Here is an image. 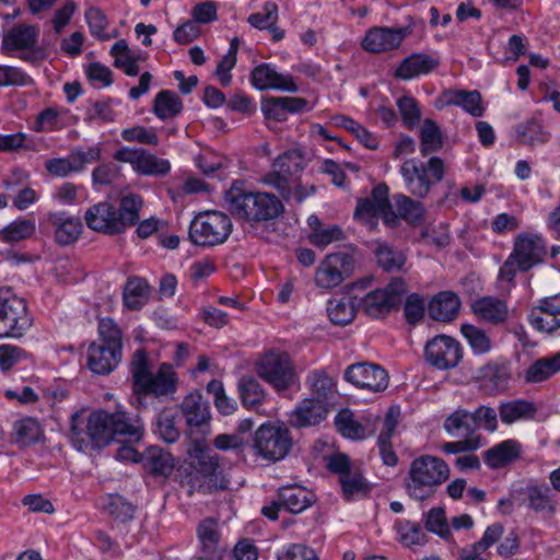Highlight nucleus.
I'll return each instance as SVG.
<instances>
[{"instance_id":"1","label":"nucleus","mask_w":560,"mask_h":560,"mask_svg":"<svg viewBox=\"0 0 560 560\" xmlns=\"http://www.w3.org/2000/svg\"><path fill=\"white\" fill-rule=\"evenodd\" d=\"M224 199L231 214L253 229L275 225V220L284 212L282 201L271 192L246 191L235 184L225 191Z\"/></svg>"},{"instance_id":"2","label":"nucleus","mask_w":560,"mask_h":560,"mask_svg":"<svg viewBox=\"0 0 560 560\" xmlns=\"http://www.w3.org/2000/svg\"><path fill=\"white\" fill-rule=\"evenodd\" d=\"M130 373L136 395L154 397L160 401L174 399L179 378L172 364L162 363L156 372H152L148 352L141 348L132 354Z\"/></svg>"},{"instance_id":"3","label":"nucleus","mask_w":560,"mask_h":560,"mask_svg":"<svg viewBox=\"0 0 560 560\" xmlns=\"http://www.w3.org/2000/svg\"><path fill=\"white\" fill-rule=\"evenodd\" d=\"M450 472L447 463L441 457L428 454L418 456L410 463L405 478L406 492L411 499L428 500L450 478Z\"/></svg>"},{"instance_id":"4","label":"nucleus","mask_w":560,"mask_h":560,"mask_svg":"<svg viewBox=\"0 0 560 560\" xmlns=\"http://www.w3.org/2000/svg\"><path fill=\"white\" fill-rule=\"evenodd\" d=\"M188 453L191 459V467L196 471V476H188L189 495L197 490L211 492L229 488L230 481L223 472L218 454L209 448H203L202 443L197 439L194 441L192 447L189 448Z\"/></svg>"},{"instance_id":"5","label":"nucleus","mask_w":560,"mask_h":560,"mask_svg":"<svg viewBox=\"0 0 560 560\" xmlns=\"http://www.w3.org/2000/svg\"><path fill=\"white\" fill-rule=\"evenodd\" d=\"M84 413L82 408L71 416L69 439L77 451L98 456L105 447V411L94 410L88 417Z\"/></svg>"},{"instance_id":"6","label":"nucleus","mask_w":560,"mask_h":560,"mask_svg":"<svg viewBox=\"0 0 560 560\" xmlns=\"http://www.w3.org/2000/svg\"><path fill=\"white\" fill-rule=\"evenodd\" d=\"M445 171L444 161L439 156L430 158L427 163L409 159L399 170L407 192L419 199L428 197L431 188L443 180Z\"/></svg>"},{"instance_id":"7","label":"nucleus","mask_w":560,"mask_h":560,"mask_svg":"<svg viewBox=\"0 0 560 560\" xmlns=\"http://www.w3.org/2000/svg\"><path fill=\"white\" fill-rule=\"evenodd\" d=\"M292 446L293 439L284 423L266 422L254 434L255 454L269 463H277L285 458Z\"/></svg>"},{"instance_id":"8","label":"nucleus","mask_w":560,"mask_h":560,"mask_svg":"<svg viewBox=\"0 0 560 560\" xmlns=\"http://www.w3.org/2000/svg\"><path fill=\"white\" fill-rule=\"evenodd\" d=\"M32 325L25 300L10 289H0V338H22Z\"/></svg>"},{"instance_id":"9","label":"nucleus","mask_w":560,"mask_h":560,"mask_svg":"<svg viewBox=\"0 0 560 560\" xmlns=\"http://www.w3.org/2000/svg\"><path fill=\"white\" fill-rule=\"evenodd\" d=\"M230 217L219 211L199 213L189 226L190 241L199 246H215L224 243L232 232Z\"/></svg>"},{"instance_id":"10","label":"nucleus","mask_w":560,"mask_h":560,"mask_svg":"<svg viewBox=\"0 0 560 560\" xmlns=\"http://www.w3.org/2000/svg\"><path fill=\"white\" fill-rule=\"evenodd\" d=\"M256 372L278 392L288 389L296 380L290 357L283 352L265 353L256 365Z\"/></svg>"},{"instance_id":"11","label":"nucleus","mask_w":560,"mask_h":560,"mask_svg":"<svg viewBox=\"0 0 560 560\" xmlns=\"http://www.w3.org/2000/svg\"><path fill=\"white\" fill-rule=\"evenodd\" d=\"M407 293L402 278H394L384 288L368 293L361 301L363 312L372 318H381L397 307Z\"/></svg>"},{"instance_id":"12","label":"nucleus","mask_w":560,"mask_h":560,"mask_svg":"<svg viewBox=\"0 0 560 560\" xmlns=\"http://www.w3.org/2000/svg\"><path fill=\"white\" fill-rule=\"evenodd\" d=\"M353 267V257L347 253L327 255L316 269L315 283L323 289L336 288L352 275Z\"/></svg>"},{"instance_id":"13","label":"nucleus","mask_w":560,"mask_h":560,"mask_svg":"<svg viewBox=\"0 0 560 560\" xmlns=\"http://www.w3.org/2000/svg\"><path fill=\"white\" fill-rule=\"evenodd\" d=\"M304 168V159L299 150H288L273 162V171L264 182L275 187L281 196L290 195V178Z\"/></svg>"},{"instance_id":"14","label":"nucleus","mask_w":560,"mask_h":560,"mask_svg":"<svg viewBox=\"0 0 560 560\" xmlns=\"http://www.w3.org/2000/svg\"><path fill=\"white\" fill-rule=\"evenodd\" d=\"M143 436V427L138 418L131 417L119 407L107 412V445L116 442L138 443Z\"/></svg>"},{"instance_id":"15","label":"nucleus","mask_w":560,"mask_h":560,"mask_svg":"<svg viewBox=\"0 0 560 560\" xmlns=\"http://www.w3.org/2000/svg\"><path fill=\"white\" fill-rule=\"evenodd\" d=\"M424 353L427 361L440 370L457 366L463 357L459 343L454 338L445 335L429 340Z\"/></svg>"},{"instance_id":"16","label":"nucleus","mask_w":560,"mask_h":560,"mask_svg":"<svg viewBox=\"0 0 560 560\" xmlns=\"http://www.w3.org/2000/svg\"><path fill=\"white\" fill-rule=\"evenodd\" d=\"M142 206L141 196L130 192L121 197L118 210L107 207V234H120L135 225Z\"/></svg>"},{"instance_id":"17","label":"nucleus","mask_w":560,"mask_h":560,"mask_svg":"<svg viewBox=\"0 0 560 560\" xmlns=\"http://www.w3.org/2000/svg\"><path fill=\"white\" fill-rule=\"evenodd\" d=\"M345 378L360 388L383 392L388 386V374L377 364L355 363L347 368Z\"/></svg>"},{"instance_id":"18","label":"nucleus","mask_w":560,"mask_h":560,"mask_svg":"<svg viewBox=\"0 0 560 560\" xmlns=\"http://www.w3.org/2000/svg\"><path fill=\"white\" fill-rule=\"evenodd\" d=\"M410 33V27H372L362 39V48L373 54L388 51L399 47Z\"/></svg>"},{"instance_id":"19","label":"nucleus","mask_w":560,"mask_h":560,"mask_svg":"<svg viewBox=\"0 0 560 560\" xmlns=\"http://www.w3.org/2000/svg\"><path fill=\"white\" fill-rule=\"evenodd\" d=\"M200 542V555L195 560H224L226 548L221 544V533L218 521L208 517L197 526Z\"/></svg>"},{"instance_id":"20","label":"nucleus","mask_w":560,"mask_h":560,"mask_svg":"<svg viewBox=\"0 0 560 560\" xmlns=\"http://www.w3.org/2000/svg\"><path fill=\"white\" fill-rule=\"evenodd\" d=\"M179 408L190 436L195 430L203 432L205 428L209 425L211 419L210 407L199 392H192L185 396Z\"/></svg>"},{"instance_id":"21","label":"nucleus","mask_w":560,"mask_h":560,"mask_svg":"<svg viewBox=\"0 0 560 560\" xmlns=\"http://www.w3.org/2000/svg\"><path fill=\"white\" fill-rule=\"evenodd\" d=\"M332 408L316 398L302 399L289 416V423L296 429L316 427L326 420Z\"/></svg>"},{"instance_id":"22","label":"nucleus","mask_w":560,"mask_h":560,"mask_svg":"<svg viewBox=\"0 0 560 560\" xmlns=\"http://www.w3.org/2000/svg\"><path fill=\"white\" fill-rule=\"evenodd\" d=\"M532 326L542 332L553 334L560 329V294L545 298L532 308Z\"/></svg>"},{"instance_id":"23","label":"nucleus","mask_w":560,"mask_h":560,"mask_svg":"<svg viewBox=\"0 0 560 560\" xmlns=\"http://www.w3.org/2000/svg\"><path fill=\"white\" fill-rule=\"evenodd\" d=\"M546 253L542 238L537 235L520 234L514 241L512 256L521 271H527L540 262Z\"/></svg>"},{"instance_id":"24","label":"nucleus","mask_w":560,"mask_h":560,"mask_svg":"<svg viewBox=\"0 0 560 560\" xmlns=\"http://www.w3.org/2000/svg\"><path fill=\"white\" fill-rule=\"evenodd\" d=\"M252 84L260 90L276 89L288 92H296L298 86L289 74L278 73L267 63L255 67L250 73Z\"/></svg>"},{"instance_id":"25","label":"nucleus","mask_w":560,"mask_h":560,"mask_svg":"<svg viewBox=\"0 0 560 560\" xmlns=\"http://www.w3.org/2000/svg\"><path fill=\"white\" fill-rule=\"evenodd\" d=\"M474 314L481 320L491 325L503 324L509 316V307L505 301L494 296H483L471 304Z\"/></svg>"},{"instance_id":"26","label":"nucleus","mask_w":560,"mask_h":560,"mask_svg":"<svg viewBox=\"0 0 560 560\" xmlns=\"http://www.w3.org/2000/svg\"><path fill=\"white\" fill-rule=\"evenodd\" d=\"M38 35V27L24 23L18 24L3 35L2 50L11 52L14 50L32 48L36 45Z\"/></svg>"},{"instance_id":"27","label":"nucleus","mask_w":560,"mask_h":560,"mask_svg":"<svg viewBox=\"0 0 560 560\" xmlns=\"http://www.w3.org/2000/svg\"><path fill=\"white\" fill-rule=\"evenodd\" d=\"M44 440V430L39 421L33 417H24L13 423L10 433L11 443L19 447H28Z\"/></svg>"},{"instance_id":"28","label":"nucleus","mask_w":560,"mask_h":560,"mask_svg":"<svg viewBox=\"0 0 560 560\" xmlns=\"http://www.w3.org/2000/svg\"><path fill=\"white\" fill-rule=\"evenodd\" d=\"M278 498L283 508L293 514L305 511L315 502L314 493L299 485H288L279 488Z\"/></svg>"},{"instance_id":"29","label":"nucleus","mask_w":560,"mask_h":560,"mask_svg":"<svg viewBox=\"0 0 560 560\" xmlns=\"http://www.w3.org/2000/svg\"><path fill=\"white\" fill-rule=\"evenodd\" d=\"M441 101L446 106L462 107L472 117H481L485 112L481 105V94L477 90H445L441 95Z\"/></svg>"},{"instance_id":"30","label":"nucleus","mask_w":560,"mask_h":560,"mask_svg":"<svg viewBox=\"0 0 560 560\" xmlns=\"http://www.w3.org/2000/svg\"><path fill=\"white\" fill-rule=\"evenodd\" d=\"M143 469L153 476H168L174 469V458L160 446H149L141 454Z\"/></svg>"},{"instance_id":"31","label":"nucleus","mask_w":560,"mask_h":560,"mask_svg":"<svg viewBox=\"0 0 560 560\" xmlns=\"http://www.w3.org/2000/svg\"><path fill=\"white\" fill-rule=\"evenodd\" d=\"M307 384L311 388L310 398L328 402L330 408H335L334 399L337 394V383L331 375L325 370H315L308 375Z\"/></svg>"},{"instance_id":"32","label":"nucleus","mask_w":560,"mask_h":560,"mask_svg":"<svg viewBox=\"0 0 560 560\" xmlns=\"http://www.w3.org/2000/svg\"><path fill=\"white\" fill-rule=\"evenodd\" d=\"M151 287L147 279L128 277L122 292L124 304L128 310L140 311L150 300Z\"/></svg>"},{"instance_id":"33","label":"nucleus","mask_w":560,"mask_h":560,"mask_svg":"<svg viewBox=\"0 0 560 560\" xmlns=\"http://www.w3.org/2000/svg\"><path fill=\"white\" fill-rule=\"evenodd\" d=\"M459 307V298L453 292L444 291L430 301L428 313L432 319L447 323L456 317Z\"/></svg>"},{"instance_id":"34","label":"nucleus","mask_w":560,"mask_h":560,"mask_svg":"<svg viewBox=\"0 0 560 560\" xmlns=\"http://www.w3.org/2000/svg\"><path fill=\"white\" fill-rule=\"evenodd\" d=\"M504 528L500 523H494L487 527L480 540L471 545L469 548L459 551L460 560H487L481 556L488 551L493 545L499 542L503 536Z\"/></svg>"},{"instance_id":"35","label":"nucleus","mask_w":560,"mask_h":560,"mask_svg":"<svg viewBox=\"0 0 560 560\" xmlns=\"http://www.w3.org/2000/svg\"><path fill=\"white\" fill-rule=\"evenodd\" d=\"M521 445L514 440H506L483 453L486 464L493 469L502 468L520 457Z\"/></svg>"},{"instance_id":"36","label":"nucleus","mask_w":560,"mask_h":560,"mask_svg":"<svg viewBox=\"0 0 560 560\" xmlns=\"http://www.w3.org/2000/svg\"><path fill=\"white\" fill-rule=\"evenodd\" d=\"M439 66V61L425 54H413L404 59L396 70V77L409 80L420 74H427Z\"/></svg>"},{"instance_id":"37","label":"nucleus","mask_w":560,"mask_h":560,"mask_svg":"<svg viewBox=\"0 0 560 560\" xmlns=\"http://www.w3.org/2000/svg\"><path fill=\"white\" fill-rule=\"evenodd\" d=\"M394 206L400 218L411 225H420L425 215L423 203L405 194H396L393 197Z\"/></svg>"},{"instance_id":"38","label":"nucleus","mask_w":560,"mask_h":560,"mask_svg":"<svg viewBox=\"0 0 560 560\" xmlns=\"http://www.w3.org/2000/svg\"><path fill=\"white\" fill-rule=\"evenodd\" d=\"M444 429L453 436H479L476 434L475 420L471 412L465 409H457L444 421Z\"/></svg>"},{"instance_id":"39","label":"nucleus","mask_w":560,"mask_h":560,"mask_svg":"<svg viewBox=\"0 0 560 560\" xmlns=\"http://www.w3.org/2000/svg\"><path fill=\"white\" fill-rule=\"evenodd\" d=\"M326 311L334 325L346 326L354 319L357 306L352 298L342 296L340 299L329 300Z\"/></svg>"},{"instance_id":"40","label":"nucleus","mask_w":560,"mask_h":560,"mask_svg":"<svg viewBox=\"0 0 560 560\" xmlns=\"http://www.w3.org/2000/svg\"><path fill=\"white\" fill-rule=\"evenodd\" d=\"M537 408L527 400H512L503 402L499 407V413L502 422L511 424L518 420L533 419Z\"/></svg>"},{"instance_id":"41","label":"nucleus","mask_w":560,"mask_h":560,"mask_svg":"<svg viewBox=\"0 0 560 560\" xmlns=\"http://www.w3.org/2000/svg\"><path fill=\"white\" fill-rule=\"evenodd\" d=\"M49 220L56 226L55 238L58 244L66 246L78 240L82 231V223L80 219L69 218L62 220L57 214H52Z\"/></svg>"},{"instance_id":"42","label":"nucleus","mask_w":560,"mask_h":560,"mask_svg":"<svg viewBox=\"0 0 560 560\" xmlns=\"http://www.w3.org/2000/svg\"><path fill=\"white\" fill-rule=\"evenodd\" d=\"M107 374L122 361V331L112 319L107 318Z\"/></svg>"},{"instance_id":"43","label":"nucleus","mask_w":560,"mask_h":560,"mask_svg":"<svg viewBox=\"0 0 560 560\" xmlns=\"http://www.w3.org/2000/svg\"><path fill=\"white\" fill-rule=\"evenodd\" d=\"M183 109V102L174 92L163 90L154 98L153 110L160 119L177 116Z\"/></svg>"},{"instance_id":"44","label":"nucleus","mask_w":560,"mask_h":560,"mask_svg":"<svg viewBox=\"0 0 560 560\" xmlns=\"http://www.w3.org/2000/svg\"><path fill=\"white\" fill-rule=\"evenodd\" d=\"M560 371V351L549 358H542L534 362L526 371L527 382L537 383L547 380Z\"/></svg>"},{"instance_id":"45","label":"nucleus","mask_w":560,"mask_h":560,"mask_svg":"<svg viewBox=\"0 0 560 560\" xmlns=\"http://www.w3.org/2000/svg\"><path fill=\"white\" fill-rule=\"evenodd\" d=\"M375 257L378 266L387 272L398 271L406 264L405 254L386 243H377Z\"/></svg>"},{"instance_id":"46","label":"nucleus","mask_w":560,"mask_h":560,"mask_svg":"<svg viewBox=\"0 0 560 560\" xmlns=\"http://www.w3.org/2000/svg\"><path fill=\"white\" fill-rule=\"evenodd\" d=\"M238 392L244 407L257 409L265 400V390L254 377H242Z\"/></svg>"},{"instance_id":"47","label":"nucleus","mask_w":560,"mask_h":560,"mask_svg":"<svg viewBox=\"0 0 560 560\" xmlns=\"http://www.w3.org/2000/svg\"><path fill=\"white\" fill-rule=\"evenodd\" d=\"M133 170L142 175L164 176L170 172L171 164L167 160L159 159L141 149Z\"/></svg>"},{"instance_id":"48","label":"nucleus","mask_w":560,"mask_h":560,"mask_svg":"<svg viewBox=\"0 0 560 560\" xmlns=\"http://www.w3.org/2000/svg\"><path fill=\"white\" fill-rule=\"evenodd\" d=\"M420 153L427 156L443 145L442 132L432 119H425L420 130Z\"/></svg>"},{"instance_id":"49","label":"nucleus","mask_w":560,"mask_h":560,"mask_svg":"<svg viewBox=\"0 0 560 560\" xmlns=\"http://www.w3.org/2000/svg\"><path fill=\"white\" fill-rule=\"evenodd\" d=\"M98 332L100 342L94 341L89 346L86 365L92 373L103 375L105 373V330L103 319H100Z\"/></svg>"},{"instance_id":"50","label":"nucleus","mask_w":560,"mask_h":560,"mask_svg":"<svg viewBox=\"0 0 560 560\" xmlns=\"http://www.w3.org/2000/svg\"><path fill=\"white\" fill-rule=\"evenodd\" d=\"M524 493L528 500L529 506L535 511H553L551 500V489L547 485L527 486Z\"/></svg>"},{"instance_id":"51","label":"nucleus","mask_w":560,"mask_h":560,"mask_svg":"<svg viewBox=\"0 0 560 560\" xmlns=\"http://www.w3.org/2000/svg\"><path fill=\"white\" fill-rule=\"evenodd\" d=\"M110 54L114 56V66L122 69V71L130 77H135L139 73V67L136 62V58L131 55L130 49L126 40L117 42L110 49Z\"/></svg>"},{"instance_id":"52","label":"nucleus","mask_w":560,"mask_h":560,"mask_svg":"<svg viewBox=\"0 0 560 560\" xmlns=\"http://www.w3.org/2000/svg\"><path fill=\"white\" fill-rule=\"evenodd\" d=\"M337 430L346 438L360 440L365 436L364 427L354 420L353 413L349 409H342L335 418Z\"/></svg>"},{"instance_id":"53","label":"nucleus","mask_w":560,"mask_h":560,"mask_svg":"<svg viewBox=\"0 0 560 560\" xmlns=\"http://www.w3.org/2000/svg\"><path fill=\"white\" fill-rule=\"evenodd\" d=\"M35 233V222L28 219L10 223L0 231V240L7 243H16L31 237Z\"/></svg>"},{"instance_id":"54","label":"nucleus","mask_w":560,"mask_h":560,"mask_svg":"<svg viewBox=\"0 0 560 560\" xmlns=\"http://www.w3.org/2000/svg\"><path fill=\"white\" fill-rule=\"evenodd\" d=\"M332 120L336 126L342 127L350 132H352L366 148L376 149L377 140L376 138L368 131L363 126L354 121L348 116L337 115L332 117Z\"/></svg>"},{"instance_id":"55","label":"nucleus","mask_w":560,"mask_h":560,"mask_svg":"<svg viewBox=\"0 0 560 560\" xmlns=\"http://www.w3.org/2000/svg\"><path fill=\"white\" fill-rule=\"evenodd\" d=\"M107 513L117 522L126 523L132 520L135 506L119 494H112L107 499Z\"/></svg>"},{"instance_id":"56","label":"nucleus","mask_w":560,"mask_h":560,"mask_svg":"<svg viewBox=\"0 0 560 560\" xmlns=\"http://www.w3.org/2000/svg\"><path fill=\"white\" fill-rule=\"evenodd\" d=\"M460 330L476 353H486L491 349V340L481 328L466 324Z\"/></svg>"},{"instance_id":"57","label":"nucleus","mask_w":560,"mask_h":560,"mask_svg":"<svg viewBox=\"0 0 560 560\" xmlns=\"http://www.w3.org/2000/svg\"><path fill=\"white\" fill-rule=\"evenodd\" d=\"M424 526L429 532L439 535L443 539L451 537L445 511L442 508H433L427 513Z\"/></svg>"},{"instance_id":"58","label":"nucleus","mask_w":560,"mask_h":560,"mask_svg":"<svg viewBox=\"0 0 560 560\" xmlns=\"http://www.w3.org/2000/svg\"><path fill=\"white\" fill-rule=\"evenodd\" d=\"M311 243L317 247H325L332 242L345 238L343 231L338 225H323L315 228L308 236Z\"/></svg>"},{"instance_id":"59","label":"nucleus","mask_w":560,"mask_h":560,"mask_svg":"<svg viewBox=\"0 0 560 560\" xmlns=\"http://www.w3.org/2000/svg\"><path fill=\"white\" fill-rule=\"evenodd\" d=\"M400 541L406 546L422 545L425 542V535L420 524L409 521L399 522L396 525Z\"/></svg>"},{"instance_id":"60","label":"nucleus","mask_w":560,"mask_h":560,"mask_svg":"<svg viewBox=\"0 0 560 560\" xmlns=\"http://www.w3.org/2000/svg\"><path fill=\"white\" fill-rule=\"evenodd\" d=\"M517 135L518 140L528 145L541 144L548 139V136L542 131L541 126L535 120L520 125L517 128Z\"/></svg>"},{"instance_id":"61","label":"nucleus","mask_w":560,"mask_h":560,"mask_svg":"<svg viewBox=\"0 0 560 560\" xmlns=\"http://www.w3.org/2000/svg\"><path fill=\"white\" fill-rule=\"evenodd\" d=\"M396 104L404 124L408 128H413L421 117V112L417 101L410 96H401L397 100Z\"/></svg>"},{"instance_id":"62","label":"nucleus","mask_w":560,"mask_h":560,"mask_svg":"<svg viewBox=\"0 0 560 560\" xmlns=\"http://www.w3.org/2000/svg\"><path fill=\"white\" fill-rule=\"evenodd\" d=\"M158 432L166 443H174L179 439L180 431L176 427L175 416L164 410L158 417Z\"/></svg>"},{"instance_id":"63","label":"nucleus","mask_w":560,"mask_h":560,"mask_svg":"<svg viewBox=\"0 0 560 560\" xmlns=\"http://www.w3.org/2000/svg\"><path fill=\"white\" fill-rule=\"evenodd\" d=\"M278 20V5L275 2H266L262 11L250 14L248 16V23L258 30L268 28L272 23H277Z\"/></svg>"},{"instance_id":"64","label":"nucleus","mask_w":560,"mask_h":560,"mask_svg":"<svg viewBox=\"0 0 560 560\" xmlns=\"http://www.w3.org/2000/svg\"><path fill=\"white\" fill-rule=\"evenodd\" d=\"M383 210L384 208L377 205L375 200L366 198L359 200L354 217L373 228L376 224L375 220L381 215Z\"/></svg>"}]
</instances>
